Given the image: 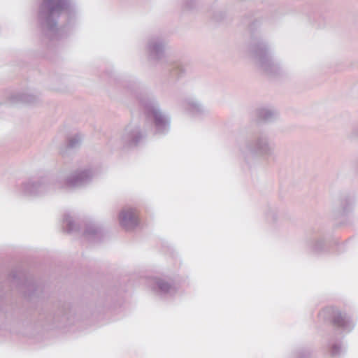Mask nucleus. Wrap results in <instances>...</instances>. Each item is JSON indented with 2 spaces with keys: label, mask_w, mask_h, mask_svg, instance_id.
I'll return each mask as SVG.
<instances>
[{
  "label": "nucleus",
  "mask_w": 358,
  "mask_h": 358,
  "mask_svg": "<svg viewBox=\"0 0 358 358\" xmlns=\"http://www.w3.org/2000/svg\"><path fill=\"white\" fill-rule=\"evenodd\" d=\"M185 108L192 116L200 117L207 113V110L202 103L194 98H188L185 101Z\"/></svg>",
  "instance_id": "16"
},
{
  "label": "nucleus",
  "mask_w": 358,
  "mask_h": 358,
  "mask_svg": "<svg viewBox=\"0 0 358 358\" xmlns=\"http://www.w3.org/2000/svg\"><path fill=\"white\" fill-rule=\"evenodd\" d=\"M327 234L320 226L312 227L306 234L304 239L305 247L314 255H320L326 250Z\"/></svg>",
  "instance_id": "5"
},
{
  "label": "nucleus",
  "mask_w": 358,
  "mask_h": 358,
  "mask_svg": "<svg viewBox=\"0 0 358 358\" xmlns=\"http://www.w3.org/2000/svg\"><path fill=\"white\" fill-rule=\"evenodd\" d=\"M152 291L161 297L166 294L173 296L177 292V288L173 283L166 281L162 278H156L152 286Z\"/></svg>",
  "instance_id": "15"
},
{
  "label": "nucleus",
  "mask_w": 358,
  "mask_h": 358,
  "mask_svg": "<svg viewBox=\"0 0 358 358\" xmlns=\"http://www.w3.org/2000/svg\"><path fill=\"white\" fill-rule=\"evenodd\" d=\"M81 142V138L79 134H76L73 137L69 138L67 142L68 148H76L78 147Z\"/></svg>",
  "instance_id": "25"
},
{
  "label": "nucleus",
  "mask_w": 358,
  "mask_h": 358,
  "mask_svg": "<svg viewBox=\"0 0 358 358\" xmlns=\"http://www.w3.org/2000/svg\"><path fill=\"white\" fill-rule=\"evenodd\" d=\"M8 280L13 285H16L24 297L31 299L34 296H38L37 292L39 287L31 276L22 273L18 274L17 271H12L8 276Z\"/></svg>",
  "instance_id": "6"
},
{
  "label": "nucleus",
  "mask_w": 358,
  "mask_h": 358,
  "mask_svg": "<svg viewBox=\"0 0 358 358\" xmlns=\"http://www.w3.org/2000/svg\"><path fill=\"white\" fill-rule=\"evenodd\" d=\"M170 76L173 79H179L182 78L185 73V69L183 66L180 63H174L170 66L169 68Z\"/></svg>",
  "instance_id": "23"
},
{
  "label": "nucleus",
  "mask_w": 358,
  "mask_h": 358,
  "mask_svg": "<svg viewBox=\"0 0 358 358\" xmlns=\"http://www.w3.org/2000/svg\"><path fill=\"white\" fill-rule=\"evenodd\" d=\"M266 218L273 223L278 220V210L275 207H269L266 213Z\"/></svg>",
  "instance_id": "24"
},
{
  "label": "nucleus",
  "mask_w": 358,
  "mask_h": 358,
  "mask_svg": "<svg viewBox=\"0 0 358 358\" xmlns=\"http://www.w3.org/2000/svg\"><path fill=\"white\" fill-rule=\"evenodd\" d=\"M331 320L335 327L341 329L344 333L351 332L356 324L355 321L349 314L338 309L332 311Z\"/></svg>",
  "instance_id": "12"
},
{
  "label": "nucleus",
  "mask_w": 358,
  "mask_h": 358,
  "mask_svg": "<svg viewBox=\"0 0 358 358\" xmlns=\"http://www.w3.org/2000/svg\"><path fill=\"white\" fill-rule=\"evenodd\" d=\"M334 332L329 338L327 348L331 358H341L345 352L346 348L343 343V335L337 336Z\"/></svg>",
  "instance_id": "14"
},
{
  "label": "nucleus",
  "mask_w": 358,
  "mask_h": 358,
  "mask_svg": "<svg viewBox=\"0 0 358 358\" xmlns=\"http://www.w3.org/2000/svg\"><path fill=\"white\" fill-rule=\"evenodd\" d=\"M182 7L184 9L192 10H194L198 5L197 0H182Z\"/></svg>",
  "instance_id": "26"
},
{
  "label": "nucleus",
  "mask_w": 358,
  "mask_h": 358,
  "mask_svg": "<svg viewBox=\"0 0 358 358\" xmlns=\"http://www.w3.org/2000/svg\"><path fill=\"white\" fill-rule=\"evenodd\" d=\"M262 22V17H256L253 13L245 15L241 21L243 26L248 27L250 41L248 50L255 64L266 75L275 76L280 73L281 68L273 57L271 45L260 34Z\"/></svg>",
  "instance_id": "2"
},
{
  "label": "nucleus",
  "mask_w": 358,
  "mask_h": 358,
  "mask_svg": "<svg viewBox=\"0 0 358 358\" xmlns=\"http://www.w3.org/2000/svg\"><path fill=\"white\" fill-rule=\"evenodd\" d=\"M51 189V185L46 178H29L22 184V192L24 196H42Z\"/></svg>",
  "instance_id": "10"
},
{
  "label": "nucleus",
  "mask_w": 358,
  "mask_h": 358,
  "mask_svg": "<svg viewBox=\"0 0 358 358\" xmlns=\"http://www.w3.org/2000/svg\"><path fill=\"white\" fill-rule=\"evenodd\" d=\"M168 44L166 38L162 35H152L148 38L146 50L148 58L150 62H159L165 56Z\"/></svg>",
  "instance_id": "8"
},
{
  "label": "nucleus",
  "mask_w": 358,
  "mask_h": 358,
  "mask_svg": "<svg viewBox=\"0 0 358 358\" xmlns=\"http://www.w3.org/2000/svg\"><path fill=\"white\" fill-rule=\"evenodd\" d=\"M121 85L138 98L147 121L152 127L153 135L157 137L167 135L171 130V117L169 113L161 110L156 99L147 95L138 96L137 91L141 87V83L134 78L122 80Z\"/></svg>",
  "instance_id": "3"
},
{
  "label": "nucleus",
  "mask_w": 358,
  "mask_h": 358,
  "mask_svg": "<svg viewBox=\"0 0 358 358\" xmlns=\"http://www.w3.org/2000/svg\"><path fill=\"white\" fill-rule=\"evenodd\" d=\"M94 177L91 168L77 169L69 174L65 179V184L70 188H83L90 185Z\"/></svg>",
  "instance_id": "11"
},
{
  "label": "nucleus",
  "mask_w": 358,
  "mask_h": 358,
  "mask_svg": "<svg viewBox=\"0 0 358 358\" xmlns=\"http://www.w3.org/2000/svg\"><path fill=\"white\" fill-rule=\"evenodd\" d=\"M120 224L127 229H133L138 226V222L132 210H122L120 213Z\"/></svg>",
  "instance_id": "20"
},
{
  "label": "nucleus",
  "mask_w": 358,
  "mask_h": 358,
  "mask_svg": "<svg viewBox=\"0 0 358 358\" xmlns=\"http://www.w3.org/2000/svg\"><path fill=\"white\" fill-rule=\"evenodd\" d=\"M78 8L73 0H41L36 22L41 35L53 41L72 35L78 25Z\"/></svg>",
  "instance_id": "1"
},
{
  "label": "nucleus",
  "mask_w": 358,
  "mask_h": 358,
  "mask_svg": "<svg viewBox=\"0 0 358 358\" xmlns=\"http://www.w3.org/2000/svg\"><path fill=\"white\" fill-rule=\"evenodd\" d=\"M256 114L259 120L265 122H272L278 116L277 110L273 107H262L257 108Z\"/></svg>",
  "instance_id": "21"
},
{
  "label": "nucleus",
  "mask_w": 358,
  "mask_h": 358,
  "mask_svg": "<svg viewBox=\"0 0 358 358\" xmlns=\"http://www.w3.org/2000/svg\"><path fill=\"white\" fill-rule=\"evenodd\" d=\"M318 27H322V25L320 23H319V24H318Z\"/></svg>",
  "instance_id": "29"
},
{
  "label": "nucleus",
  "mask_w": 358,
  "mask_h": 358,
  "mask_svg": "<svg viewBox=\"0 0 358 358\" xmlns=\"http://www.w3.org/2000/svg\"><path fill=\"white\" fill-rule=\"evenodd\" d=\"M83 236L90 242H100L103 236V229L99 224L90 222L86 224Z\"/></svg>",
  "instance_id": "18"
},
{
  "label": "nucleus",
  "mask_w": 358,
  "mask_h": 358,
  "mask_svg": "<svg viewBox=\"0 0 358 358\" xmlns=\"http://www.w3.org/2000/svg\"><path fill=\"white\" fill-rule=\"evenodd\" d=\"M63 222L65 224V231L67 233L79 231L80 230V227L76 223L75 220L69 213H64Z\"/></svg>",
  "instance_id": "22"
},
{
  "label": "nucleus",
  "mask_w": 358,
  "mask_h": 358,
  "mask_svg": "<svg viewBox=\"0 0 358 358\" xmlns=\"http://www.w3.org/2000/svg\"><path fill=\"white\" fill-rule=\"evenodd\" d=\"M105 73L109 76V77H112V70H106L105 71Z\"/></svg>",
  "instance_id": "28"
},
{
  "label": "nucleus",
  "mask_w": 358,
  "mask_h": 358,
  "mask_svg": "<svg viewBox=\"0 0 358 358\" xmlns=\"http://www.w3.org/2000/svg\"><path fill=\"white\" fill-rule=\"evenodd\" d=\"M38 100L36 95L27 92H19L11 94L6 105H16L20 103L33 104Z\"/></svg>",
  "instance_id": "17"
},
{
  "label": "nucleus",
  "mask_w": 358,
  "mask_h": 358,
  "mask_svg": "<svg viewBox=\"0 0 358 358\" xmlns=\"http://www.w3.org/2000/svg\"><path fill=\"white\" fill-rule=\"evenodd\" d=\"M338 202V206L333 211L334 215L336 218H345L353 210L355 198L354 195L350 193H344L340 196Z\"/></svg>",
  "instance_id": "13"
},
{
  "label": "nucleus",
  "mask_w": 358,
  "mask_h": 358,
  "mask_svg": "<svg viewBox=\"0 0 358 358\" xmlns=\"http://www.w3.org/2000/svg\"><path fill=\"white\" fill-rule=\"evenodd\" d=\"M236 143L245 160L249 157H270L274 150L268 134L257 125L248 127L241 131Z\"/></svg>",
  "instance_id": "4"
},
{
  "label": "nucleus",
  "mask_w": 358,
  "mask_h": 358,
  "mask_svg": "<svg viewBox=\"0 0 358 358\" xmlns=\"http://www.w3.org/2000/svg\"><path fill=\"white\" fill-rule=\"evenodd\" d=\"M54 310L50 313L42 310L40 313L41 319L47 322L59 323L63 321H69L71 317V306L69 302L59 301L53 305Z\"/></svg>",
  "instance_id": "9"
},
{
  "label": "nucleus",
  "mask_w": 358,
  "mask_h": 358,
  "mask_svg": "<svg viewBox=\"0 0 358 358\" xmlns=\"http://www.w3.org/2000/svg\"><path fill=\"white\" fill-rule=\"evenodd\" d=\"M208 12L210 17L213 20L216 22L222 21L227 15L225 2L221 0H215L210 6Z\"/></svg>",
  "instance_id": "19"
},
{
  "label": "nucleus",
  "mask_w": 358,
  "mask_h": 358,
  "mask_svg": "<svg viewBox=\"0 0 358 358\" xmlns=\"http://www.w3.org/2000/svg\"><path fill=\"white\" fill-rule=\"evenodd\" d=\"M146 137V132L138 123L131 122L126 126L121 136L124 148L136 147Z\"/></svg>",
  "instance_id": "7"
},
{
  "label": "nucleus",
  "mask_w": 358,
  "mask_h": 358,
  "mask_svg": "<svg viewBox=\"0 0 358 358\" xmlns=\"http://www.w3.org/2000/svg\"><path fill=\"white\" fill-rule=\"evenodd\" d=\"M5 292L2 289L0 291V311L4 310V306L6 304Z\"/></svg>",
  "instance_id": "27"
}]
</instances>
